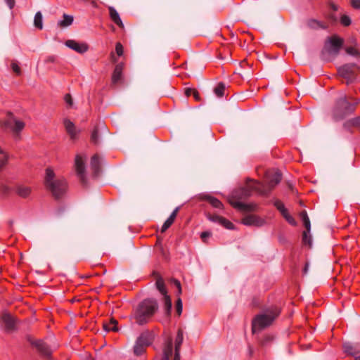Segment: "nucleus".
<instances>
[{
    "label": "nucleus",
    "mask_w": 360,
    "mask_h": 360,
    "mask_svg": "<svg viewBox=\"0 0 360 360\" xmlns=\"http://www.w3.org/2000/svg\"><path fill=\"white\" fill-rule=\"evenodd\" d=\"M224 91H225V84L223 82H219L214 89V94L219 98H221L224 96Z\"/></svg>",
    "instance_id": "obj_34"
},
{
    "label": "nucleus",
    "mask_w": 360,
    "mask_h": 360,
    "mask_svg": "<svg viewBox=\"0 0 360 360\" xmlns=\"http://www.w3.org/2000/svg\"><path fill=\"white\" fill-rule=\"evenodd\" d=\"M90 167L91 169L92 170L93 176L98 177L101 170V163L100 157L98 154H94L91 157Z\"/></svg>",
    "instance_id": "obj_16"
},
{
    "label": "nucleus",
    "mask_w": 360,
    "mask_h": 360,
    "mask_svg": "<svg viewBox=\"0 0 360 360\" xmlns=\"http://www.w3.org/2000/svg\"><path fill=\"white\" fill-rule=\"evenodd\" d=\"M64 100L66 102V103L69 105V107H71L72 105L73 101L70 94H67L65 95Z\"/></svg>",
    "instance_id": "obj_44"
},
{
    "label": "nucleus",
    "mask_w": 360,
    "mask_h": 360,
    "mask_svg": "<svg viewBox=\"0 0 360 360\" xmlns=\"http://www.w3.org/2000/svg\"><path fill=\"white\" fill-rule=\"evenodd\" d=\"M44 185L56 200L63 198L68 188L67 181L63 177L56 178L54 171L50 167L46 169Z\"/></svg>",
    "instance_id": "obj_2"
},
{
    "label": "nucleus",
    "mask_w": 360,
    "mask_h": 360,
    "mask_svg": "<svg viewBox=\"0 0 360 360\" xmlns=\"http://www.w3.org/2000/svg\"><path fill=\"white\" fill-rule=\"evenodd\" d=\"M211 236V233L209 231L202 232L200 234V238L203 240V242H206V239Z\"/></svg>",
    "instance_id": "obj_50"
},
{
    "label": "nucleus",
    "mask_w": 360,
    "mask_h": 360,
    "mask_svg": "<svg viewBox=\"0 0 360 360\" xmlns=\"http://www.w3.org/2000/svg\"><path fill=\"white\" fill-rule=\"evenodd\" d=\"M162 302H164L165 313L167 315H169L172 306L171 297L167 293L162 295Z\"/></svg>",
    "instance_id": "obj_30"
},
{
    "label": "nucleus",
    "mask_w": 360,
    "mask_h": 360,
    "mask_svg": "<svg viewBox=\"0 0 360 360\" xmlns=\"http://www.w3.org/2000/svg\"><path fill=\"white\" fill-rule=\"evenodd\" d=\"M109 11V15L110 20L116 24L120 28L123 29L124 28V24L120 17L119 13L115 9V8L112 6L108 7Z\"/></svg>",
    "instance_id": "obj_22"
},
{
    "label": "nucleus",
    "mask_w": 360,
    "mask_h": 360,
    "mask_svg": "<svg viewBox=\"0 0 360 360\" xmlns=\"http://www.w3.org/2000/svg\"><path fill=\"white\" fill-rule=\"evenodd\" d=\"M355 360H360V355L355 357Z\"/></svg>",
    "instance_id": "obj_61"
},
{
    "label": "nucleus",
    "mask_w": 360,
    "mask_h": 360,
    "mask_svg": "<svg viewBox=\"0 0 360 360\" xmlns=\"http://www.w3.org/2000/svg\"><path fill=\"white\" fill-rule=\"evenodd\" d=\"M169 281L171 283H174V284L176 285V288H177V290H178V292H179V293H180V281H179L178 279H176V278H171L169 280Z\"/></svg>",
    "instance_id": "obj_45"
},
{
    "label": "nucleus",
    "mask_w": 360,
    "mask_h": 360,
    "mask_svg": "<svg viewBox=\"0 0 360 360\" xmlns=\"http://www.w3.org/2000/svg\"><path fill=\"white\" fill-rule=\"evenodd\" d=\"M309 268V264L307 263L303 269L304 274H307Z\"/></svg>",
    "instance_id": "obj_60"
},
{
    "label": "nucleus",
    "mask_w": 360,
    "mask_h": 360,
    "mask_svg": "<svg viewBox=\"0 0 360 360\" xmlns=\"http://www.w3.org/2000/svg\"><path fill=\"white\" fill-rule=\"evenodd\" d=\"M172 355H173V341H172V338L169 337L165 340L164 347H163L162 356L160 360H170Z\"/></svg>",
    "instance_id": "obj_14"
},
{
    "label": "nucleus",
    "mask_w": 360,
    "mask_h": 360,
    "mask_svg": "<svg viewBox=\"0 0 360 360\" xmlns=\"http://www.w3.org/2000/svg\"><path fill=\"white\" fill-rule=\"evenodd\" d=\"M124 69V63H120L117 64L115 67L112 75V83L113 84H117L119 81L121 80L122 77V71Z\"/></svg>",
    "instance_id": "obj_20"
},
{
    "label": "nucleus",
    "mask_w": 360,
    "mask_h": 360,
    "mask_svg": "<svg viewBox=\"0 0 360 360\" xmlns=\"http://www.w3.org/2000/svg\"><path fill=\"white\" fill-rule=\"evenodd\" d=\"M349 98L354 101L353 103L348 101L345 94H342V96L335 101L332 111L333 117L335 120H343L354 112L356 105L360 102V99L354 100L352 97H349Z\"/></svg>",
    "instance_id": "obj_4"
},
{
    "label": "nucleus",
    "mask_w": 360,
    "mask_h": 360,
    "mask_svg": "<svg viewBox=\"0 0 360 360\" xmlns=\"http://www.w3.org/2000/svg\"><path fill=\"white\" fill-rule=\"evenodd\" d=\"M63 20H60L58 22V25L60 27H66L71 25L73 22V16L64 13L63 15Z\"/></svg>",
    "instance_id": "obj_28"
},
{
    "label": "nucleus",
    "mask_w": 360,
    "mask_h": 360,
    "mask_svg": "<svg viewBox=\"0 0 360 360\" xmlns=\"http://www.w3.org/2000/svg\"><path fill=\"white\" fill-rule=\"evenodd\" d=\"M162 241V238L160 236H157V240H156V243H155V246L156 247H160L162 249V246H161Z\"/></svg>",
    "instance_id": "obj_55"
},
{
    "label": "nucleus",
    "mask_w": 360,
    "mask_h": 360,
    "mask_svg": "<svg viewBox=\"0 0 360 360\" xmlns=\"http://www.w3.org/2000/svg\"><path fill=\"white\" fill-rule=\"evenodd\" d=\"M180 328L176 330V336L175 340V352L174 360H180Z\"/></svg>",
    "instance_id": "obj_29"
},
{
    "label": "nucleus",
    "mask_w": 360,
    "mask_h": 360,
    "mask_svg": "<svg viewBox=\"0 0 360 360\" xmlns=\"http://www.w3.org/2000/svg\"><path fill=\"white\" fill-rule=\"evenodd\" d=\"M346 52L347 54L352 56H355V57L360 56L359 51L354 47H352V46L347 47L346 49Z\"/></svg>",
    "instance_id": "obj_39"
},
{
    "label": "nucleus",
    "mask_w": 360,
    "mask_h": 360,
    "mask_svg": "<svg viewBox=\"0 0 360 360\" xmlns=\"http://www.w3.org/2000/svg\"><path fill=\"white\" fill-rule=\"evenodd\" d=\"M8 157L4 155V157L0 158V172L4 169L6 165L8 163Z\"/></svg>",
    "instance_id": "obj_42"
},
{
    "label": "nucleus",
    "mask_w": 360,
    "mask_h": 360,
    "mask_svg": "<svg viewBox=\"0 0 360 360\" xmlns=\"http://www.w3.org/2000/svg\"><path fill=\"white\" fill-rule=\"evenodd\" d=\"M110 60L112 63H115L117 60L116 56H115L114 52H111L110 53Z\"/></svg>",
    "instance_id": "obj_56"
},
{
    "label": "nucleus",
    "mask_w": 360,
    "mask_h": 360,
    "mask_svg": "<svg viewBox=\"0 0 360 360\" xmlns=\"http://www.w3.org/2000/svg\"><path fill=\"white\" fill-rule=\"evenodd\" d=\"M350 1L354 8L360 9V0H350Z\"/></svg>",
    "instance_id": "obj_52"
},
{
    "label": "nucleus",
    "mask_w": 360,
    "mask_h": 360,
    "mask_svg": "<svg viewBox=\"0 0 360 360\" xmlns=\"http://www.w3.org/2000/svg\"><path fill=\"white\" fill-rule=\"evenodd\" d=\"M300 215L302 218L304 226L307 229V231H310V229H311L310 220H309V217L307 216L306 211L302 212Z\"/></svg>",
    "instance_id": "obj_35"
},
{
    "label": "nucleus",
    "mask_w": 360,
    "mask_h": 360,
    "mask_svg": "<svg viewBox=\"0 0 360 360\" xmlns=\"http://www.w3.org/2000/svg\"><path fill=\"white\" fill-rule=\"evenodd\" d=\"M12 191V188L6 184H1L0 193L4 196H8Z\"/></svg>",
    "instance_id": "obj_37"
},
{
    "label": "nucleus",
    "mask_w": 360,
    "mask_h": 360,
    "mask_svg": "<svg viewBox=\"0 0 360 360\" xmlns=\"http://www.w3.org/2000/svg\"><path fill=\"white\" fill-rule=\"evenodd\" d=\"M180 207H177L173 212L171 214V215L169 217V218L165 221L164 224L162 226L161 229V233H164L166 230H167L172 224L174 223L175 218L176 217L177 212L179 210Z\"/></svg>",
    "instance_id": "obj_25"
},
{
    "label": "nucleus",
    "mask_w": 360,
    "mask_h": 360,
    "mask_svg": "<svg viewBox=\"0 0 360 360\" xmlns=\"http://www.w3.org/2000/svg\"><path fill=\"white\" fill-rule=\"evenodd\" d=\"M65 45L68 48L77 51L79 53H84L86 52L89 49V46L87 44L79 43V42L76 41L75 40H72V39L67 40L65 41Z\"/></svg>",
    "instance_id": "obj_13"
},
{
    "label": "nucleus",
    "mask_w": 360,
    "mask_h": 360,
    "mask_svg": "<svg viewBox=\"0 0 360 360\" xmlns=\"http://www.w3.org/2000/svg\"><path fill=\"white\" fill-rule=\"evenodd\" d=\"M64 126L65 127L67 133L70 136V139L72 140L76 139L77 136V131L76 130L75 124L70 120L65 119L64 120Z\"/></svg>",
    "instance_id": "obj_21"
},
{
    "label": "nucleus",
    "mask_w": 360,
    "mask_h": 360,
    "mask_svg": "<svg viewBox=\"0 0 360 360\" xmlns=\"http://www.w3.org/2000/svg\"><path fill=\"white\" fill-rule=\"evenodd\" d=\"M310 231H304L302 233V242L305 245H308L309 246L311 245L312 240L311 235L309 234Z\"/></svg>",
    "instance_id": "obj_36"
},
{
    "label": "nucleus",
    "mask_w": 360,
    "mask_h": 360,
    "mask_svg": "<svg viewBox=\"0 0 360 360\" xmlns=\"http://www.w3.org/2000/svg\"><path fill=\"white\" fill-rule=\"evenodd\" d=\"M290 225L295 226L297 225L296 220L290 215L289 214L285 219Z\"/></svg>",
    "instance_id": "obj_47"
},
{
    "label": "nucleus",
    "mask_w": 360,
    "mask_h": 360,
    "mask_svg": "<svg viewBox=\"0 0 360 360\" xmlns=\"http://www.w3.org/2000/svg\"><path fill=\"white\" fill-rule=\"evenodd\" d=\"M279 314L280 311L278 308L274 307L268 309L262 314H257L252 322V333H255L271 326Z\"/></svg>",
    "instance_id": "obj_5"
},
{
    "label": "nucleus",
    "mask_w": 360,
    "mask_h": 360,
    "mask_svg": "<svg viewBox=\"0 0 360 360\" xmlns=\"http://www.w3.org/2000/svg\"><path fill=\"white\" fill-rule=\"evenodd\" d=\"M359 68L356 63H347L340 67L338 70L339 75L347 79V84L353 82Z\"/></svg>",
    "instance_id": "obj_8"
},
{
    "label": "nucleus",
    "mask_w": 360,
    "mask_h": 360,
    "mask_svg": "<svg viewBox=\"0 0 360 360\" xmlns=\"http://www.w3.org/2000/svg\"><path fill=\"white\" fill-rule=\"evenodd\" d=\"M11 68L13 70V71L17 75H20L21 73H22V71H21V68L18 65V64L15 62H12L11 64Z\"/></svg>",
    "instance_id": "obj_40"
},
{
    "label": "nucleus",
    "mask_w": 360,
    "mask_h": 360,
    "mask_svg": "<svg viewBox=\"0 0 360 360\" xmlns=\"http://www.w3.org/2000/svg\"><path fill=\"white\" fill-rule=\"evenodd\" d=\"M176 313L178 316H180V297H177L175 301Z\"/></svg>",
    "instance_id": "obj_48"
},
{
    "label": "nucleus",
    "mask_w": 360,
    "mask_h": 360,
    "mask_svg": "<svg viewBox=\"0 0 360 360\" xmlns=\"http://www.w3.org/2000/svg\"><path fill=\"white\" fill-rule=\"evenodd\" d=\"M344 352L349 355L355 356L360 352V344L345 342L343 345Z\"/></svg>",
    "instance_id": "obj_18"
},
{
    "label": "nucleus",
    "mask_w": 360,
    "mask_h": 360,
    "mask_svg": "<svg viewBox=\"0 0 360 360\" xmlns=\"http://www.w3.org/2000/svg\"><path fill=\"white\" fill-rule=\"evenodd\" d=\"M152 344V339L148 333H142L137 338L134 347V354L139 356L144 354L146 348Z\"/></svg>",
    "instance_id": "obj_9"
},
{
    "label": "nucleus",
    "mask_w": 360,
    "mask_h": 360,
    "mask_svg": "<svg viewBox=\"0 0 360 360\" xmlns=\"http://www.w3.org/2000/svg\"><path fill=\"white\" fill-rule=\"evenodd\" d=\"M274 205L279 212L285 208L284 204L279 200H276Z\"/></svg>",
    "instance_id": "obj_43"
},
{
    "label": "nucleus",
    "mask_w": 360,
    "mask_h": 360,
    "mask_svg": "<svg viewBox=\"0 0 360 360\" xmlns=\"http://www.w3.org/2000/svg\"><path fill=\"white\" fill-rule=\"evenodd\" d=\"M181 69L184 68V64H181Z\"/></svg>",
    "instance_id": "obj_62"
},
{
    "label": "nucleus",
    "mask_w": 360,
    "mask_h": 360,
    "mask_svg": "<svg viewBox=\"0 0 360 360\" xmlns=\"http://www.w3.org/2000/svg\"><path fill=\"white\" fill-rule=\"evenodd\" d=\"M329 6L333 11H338V6L336 4H335L334 3H333V2H330L329 4Z\"/></svg>",
    "instance_id": "obj_59"
},
{
    "label": "nucleus",
    "mask_w": 360,
    "mask_h": 360,
    "mask_svg": "<svg viewBox=\"0 0 360 360\" xmlns=\"http://www.w3.org/2000/svg\"><path fill=\"white\" fill-rule=\"evenodd\" d=\"M98 132H99V125H96L94 127V128L91 132V138H90L91 142L92 143H94V145H98L99 143Z\"/></svg>",
    "instance_id": "obj_31"
},
{
    "label": "nucleus",
    "mask_w": 360,
    "mask_h": 360,
    "mask_svg": "<svg viewBox=\"0 0 360 360\" xmlns=\"http://www.w3.org/2000/svg\"><path fill=\"white\" fill-rule=\"evenodd\" d=\"M340 23L345 27L350 25L352 23L350 17L345 14L342 15L340 17Z\"/></svg>",
    "instance_id": "obj_38"
},
{
    "label": "nucleus",
    "mask_w": 360,
    "mask_h": 360,
    "mask_svg": "<svg viewBox=\"0 0 360 360\" xmlns=\"http://www.w3.org/2000/svg\"><path fill=\"white\" fill-rule=\"evenodd\" d=\"M7 119L0 122L3 129H11L13 134H18L25 128L24 122L15 119L13 112L8 111L6 113Z\"/></svg>",
    "instance_id": "obj_6"
},
{
    "label": "nucleus",
    "mask_w": 360,
    "mask_h": 360,
    "mask_svg": "<svg viewBox=\"0 0 360 360\" xmlns=\"http://www.w3.org/2000/svg\"><path fill=\"white\" fill-rule=\"evenodd\" d=\"M158 309V303L153 298L145 299L141 301L134 313V319L139 325L147 323Z\"/></svg>",
    "instance_id": "obj_3"
},
{
    "label": "nucleus",
    "mask_w": 360,
    "mask_h": 360,
    "mask_svg": "<svg viewBox=\"0 0 360 360\" xmlns=\"http://www.w3.org/2000/svg\"><path fill=\"white\" fill-rule=\"evenodd\" d=\"M117 325L118 321L114 317H110L108 322L103 323V328L107 332H117L119 330Z\"/></svg>",
    "instance_id": "obj_23"
},
{
    "label": "nucleus",
    "mask_w": 360,
    "mask_h": 360,
    "mask_svg": "<svg viewBox=\"0 0 360 360\" xmlns=\"http://www.w3.org/2000/svg\"><path fill=\"white\" fill-rule=\"evenodd\" d=\"M343 45V39L338 36H332L325 45V49L332 55H338Z\"/></svg>",
    "instance_id": "obj_10"
},
{
    "label": "nucleus",
    "mask_w": 360,
    "mask_h": 360,
    "mask_svg": "<svg viewBox=\"0 0 360 360\" xmlns=\"http://www.w3.org/2000/svg\"><path fill=\"white\" fill-rule=\"evenodd\" d=\"M208 219L213 221L221 224L222 226L225 227L227 229L232 230L234 229V225L229 220L225 219L224 217H220L219 215H208Z\"/></svg>",
    "instance_id": "obj_17"
},
{
    "label": "nucleus",
    "mask_w": 360,
    "mask_h": 360,
    "mask_svg": "<svg viewBox=\"0 0 360 360\" xmlns=\"http://www.w3.org/2000/svg\"><path fill=\"white\" fill-rule=\"evenodd\" d=\"M115 51L118 56H122L124 53V48L120 42H117L115 44Z\"/></svg>",
    "instance_id": "obj_41"
},
{
    "label": "nucleus",
    "mask_w": 360,
    "mask_h": 360,
    "mask_svg": "<svg viewBox=\"0 0 360 360\" xmlns=\"http://www.w3.org/2000/svg\"><path fill=\"white\" fill-rule=\"evenodd\" d=\"M5 1L10 9H13L14 8L15 4V0H5Z\"/></svg>",
    "instance_id": "obj_54"
},
{
    "label": "nucleus",
    "mask_w": 360,
    "mask_h": 360,
    "mask_svg": "<svg viewBox=\"0 0 360 360\" xmlns=\"http://www.w3.org/2000/svg\"><path fill=\"white\" fill-rule=\"evenodd\" d=\"M26 340L33 347L37 349L40 356L48 359L51 358V349L44 340H35L30 335L26 336Z\"/></svg>",
    "instance_id": "obj_7"
},
{
    "label": "nucleus",
    "mask_w": 360,
    "mask_h": 360,
    "mask_svg": "<svg viewBox=\"0 0 360 360\" xmlns=\"http://www.w3.org/2000/svg\"><path fill=\"white\" fill-rule=\"evenodd\" d=\"M230 203L233 207L241 211H252L255 207V205L253 204H246L233 199L230 200Z\"/></svg>",
    "instance_id": "obj_19"
},
{
    "label": "nucleus",
    "mask_w": 360,
    "mask_h": 360,
    "mask_svg": "<svg viewBox=\"0 0 360 360\" xmlns=\"http://www.w3.org/2000/svg\"><path fill=\"white\" fill-rule=\"evenodd\" d=\"M242 223L246 226H262L266 221L264 219L256 215H248L242 219Z\"/></svg>",
    "instance_id": "obj_12"
},
{
    "label": "nucleus",
    "mask_w": 360,
    "mask_h": 360,
    "mask_svg": "<svg viewBox=\"0 0 360 360\" xmlns=\"http://www.w3.org/2000/svg\"><path fill=\"white\" fill-rule=\"evenodd\" d=\"M56 61V57L55 56H49L45 60V63H53Z\"/></svg>",
    "instance_id": "obj_53"
},
{
    "label": "nucleus",
    "mask_w": 360,
    "mask_h": 360,
    "mask_svg": "<svg viewBox=\"0 0 360 360\" xmlns=\"http://www.w3.org/2000/svg\"><path fill=\"white\" fill-rule=\"evenodd\" d=\"M195 89L193 88H190V87H187L184 90V94L186 97H190L191 96H192L193 94V92L194 91Z\"/></svg>",
    "instance_id": "obj_51"
},
{
    "label": "nucleus",
    "mask_w": 360,
    "mask_h": 360,
    "mask_svg": "<svg viewBox=\"0 0 360 360\" xmlns=\"http://www.w3.org/2000/svg\"><path fill=\"white\" fill-rule=\"evenodd\" d=\"M193 98H195V100L196 101H198L200 100V96H199V94L198 92L195 89L194 91L193 92Z\"/></svg>",
    "instance_id": "obj_58"
},
{
    "label": "nucleus",
    "mask_w": 360,
    "mask_h": 360,
    "mask_svg": "<svg viewBox=\"0 0 360 360\" xmlns=\"http://www.w3.org/2000/svg\"><path fill=\"white\" fill-rule=\"evenodd\" d=\"M75 169L77 175L79 177L80 181L83 186L86 185V178L85 176V164L82 156L77 155L75 157Z\"/></svg>",
    "instance_id": "obj_11"
},
{
    "label": "nucleus",
    "mask_w": 360,
    "mask_h": 360,
    "mask_svg": "<svg viewBox=\"0 0 360 360\" xmlns=\"http://www.w3.org/2000/svg\"><path fill=\"white\" fill-rule=\"evenodd\" d=\"M281 175L278 172H275L270 178L267 179V185H264L257 181L248 179L245 187L240 188L233 192V198H246L251 195L253 191L258 193L262 195H268L271 190L280 183Z\"/></svg>",
    "instance_id": "obj_1"
},
{
    "label": "nucleus",
    "mask_w": 360,
    "mask_h": 360,
    "mask_svg": "<svg viewBox=\"0 0 360 360\" xmlns=\"http://www.w3.org/2000/svg\"><path fill=\"white\" fill-rule=\"evenodd\" d=\"M273 338H274L272 335H266L262 342V345H267L269 342H270L273 340Z\"/></svg>",
    "instance_id": "obj_49"
},
{
    "label": "nucleus",
    "mask_w": 360,
    "mask_h": 360,
    "mask_svg": "<svg viewBox=\"0 0 360 360\" xmlns=\"http://www.w3.org/2000/svg\"><path fill=\"white\" fill-rule=\"evenodd\" d=\"M280 212L282 214V216L284 217V219H285L290 214L286 208L282 210Z\"/></svg>",
    "instance_id": "obj_57"
},
{
    "label": "nucleus",
    "mask_w": 360,
    "mask_h": 360,
    "mask_svg": "<svg viewBox=\"0 0 360 360\" xmlns=\"http://www.w3.org/2000/svg\"><path fill=\"white\" fill-rule=\"evenodd\" d=\"M32 189L29 186L18 185L15 187V193L22 198H27L31 194Z\"/></svg>",
    "instance_id": "obj_27"
},
{
    "label": "nucleus",
    "mask_w": 360,
    "mask_h": 360,
    "mask_svg": "<svg viewBox=\"0 0 360 360\" xmlns=\"http://www.w3.org/2000/svg\"><path fill=\"white\" fill-rule=\"evenodd\" d=\"M153 275L156 276L155 285L158 291L162 294L165 295L167 293L165 282L162 276L157 272H153Z\"/></svg>",
    "instance_id": "obj_26"
},
{
    "label": "nucleus",
    "mask_w": 360,
    "mask_h": 360,
    "mask_svg": "<svg viewBox=\"0 0 360 360\" xmlns=\"http://www.w3.org/2000/svg\"><path fill=\"white\" fill-rule=\"evenodd\" d=\"M34 25L36 28L39 30H42L43 23H42V14L40 11L36 13L34 18Z\"/></svg>",
    "instance_id": "obj_32"
},
{
    "label": "nucleus",
    "mask_w": 360,
    "mask_h": 360,
    "mask_svg": "<svg viewBox=\"0 0 360 360\" xmlns=\"http://www.w3.org/2000/svg\"><path fill=\"white\" fill-rule=\"evenodd\" d=\"M1 320L5 325V330L8 332L15 329L16 321L15 318L9 313L5 312L2 314Z\"/></svg>",
    "instance_id": "obj_15"
},
{
    "label": "nucleus",
    "mask_w": 360,
    "mask_h": 360,
    "mask_svg": "<svg viewBox=\"0 0 360 360\" xmlns=\"http://www.w3.org/2000/svg\"><path fill=\"white\" fill-rule=\"evenodd\" d=\"M307 25L311 28V29H313V30H319V29H321V30H326L328 28V25L320 21V20H316V19H309L307 21Z\"/></svg>",
    "instance_id": "obj_24"
},
{
    "label": "nucleus",
    "mask_w": 360,
    "mask_h": 360,
    "mask_svg": "<svg viewBox=\"0 0 360 360\" xmlns=\"http://www.w3.org/2000/svg\"><path fill=\"white\" fill-rule=\"evenodd\" d=\"M206 199L212 207L217 209H221L223 207L221 202L217 198L212 196H207Z\"/></svg>",
    "instance_id": "obj_33"
},
{
    "label": "nucleus",
    "mask_w": 360,
    "mask_h": 360,
    "mask_svg": "<svg viewBox=\"0 0 360 360\" xmlns=\"http://www.w3.org/2000/svg\"><path fill=\"white\" fill-rule=\"evenodd\" d=\"M169 281L171 283H174V284L176 285V288H177V290H178V292H179V293H180V281H179L178 279H176V278H171L169 280Z\"/></svg>",
    "instance_id": "obj_46"
}]
</instances>
